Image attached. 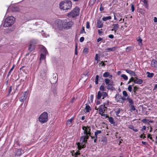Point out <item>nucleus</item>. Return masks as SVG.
<instances>
[{
    "mask_svg": "<svg viewBox=\"0 0 157 157\" xmlns=\"http://www.w3.org/2000/svg\"><path fill=\"white\" fill-rule=\"evenodd\" d=\"M135 78L134 83L135 84H141L143 82V81L142 79L136 77H135Z\"/></svg>",
    "mask_w": 157,
    "mask_h": 157,
    "instance_id": "obj_13",
    "label": "nucleus"
},
{
    "mask_svg": "<svg viewBox=\"0 0 157 157\" xmlns=\"http://www.w3.org/2000/svg\"><path fill=\"white\" fill-rule=\"evenodd\" d=\"M110 73L108 72H105L103 74V76L105 78H107L109 76Z\"/></svg>",
    "mask_w": 157,
    "mask_h": 157,
    "instance_id": "obj_32",
    "label": "nucleus"
},
{
    "mask_svg": "<svg viewBox=\"0 0 157 157\" xmlns=\"http://www.w3.org/2000/svg\"><path fill=\"white\" fill-rule=\"evenodd\" d=\"M58 76L56 73L53 74V77L51 79V82L52 84L55 83L57 81Z\"/></svg>",
    "mask_w": 157,
    "mask_h": 157,
    "instance_id": "obj_11",
    "label": "nucleus"
},
{
    "mask_svg": "<svg viewBox=\"0 0 157 157\" xmlns=\"http://www.w3.org/2000/svg\"><path fill=\"white\" fill-rule=\"evenodd\" d=\"M122 93L124 96L126 97L128 96L127 92L126 91L124 90L123 91Z\"/></svg>",
    "mask_w": 157,
    "mask_h": 157,
    "instance_id": "obj_42",
    "label": "nucleus"
},
{
    "mask_svg": "<svg viewBox=\"0 0 157 157\" xmlns=\"http://www.w3.org/2000/svg\"><path fill=\"white\" fill-rule=\"evenodd\" d=\"M101 142L106 144L107 142V138L106 137H103L101 140Z\"/></svg>",
    "mask_w": 157,
    "mask_h": 157,
    "instance_id": "obj_33",
    "label": "nucleus"
},
{
    "mask_svg": "<svg viewBox=\"0 0 157 157\" xmlns=\"http://www.w3.org/2000/svg\"><path fill=\"white\" fill-rule=\"evenodd\" d=\"M95 59L97 60L98 61H99V59H98V54H96L95 57Z\"/></svg>",
    "mask_w": 157,
    "mask_h": 157,
    "instance_id": "obj_54",
    "label": "nucleus"
},
{
    "mask_svg": "<svg viewBox=\"0 0 157 157\" xmlns=\"http://www.w3.org/2000/svg\"><path fill=\"white\" fill-rule=\"evenodd\" d=\"M80 153L79 152H76L74 154V155H72L73 156H74L75 157H76L78 155H80Z\"/></svg>",
    "mask_w": 157,
    "mask_h": 157,
    "instance_id": "obj_47",
    "label": "nucleus"
},
{
    "mask_svg": "<svg viewBox=\"0 0 157 157\" xmlns=\"http://www.w3.org/2000/svg\"><path fill=\"white\" fill-rule=\"evenodd\" d=\"M108 36L109 38L111 39H113V38H114V36L112 34H111L109 35Z\"/></svg>",
    "mask_w": 157,
    "mask_h": 157,
    "instance_id": "obj_61",
    "label": "nucleus"
},
{
    "mask_svg": "<svg viewBox=\"0 0 157 157\" xmlns=\"http://www.w3.org/2000/svg\"><path fill=\"white\" fill-rule=\"evenodd\" d=\"M11 91H12V86H11L10 87L9 89V90L8 91V94H10V93Z\"/></svg>",
    "mask_w": 157,
    "mask_h": 157,
    "instance_id": "obj_63",
    "label": "nucleus"
},
{
    "mask_svg": "<svg viewBox=\"0 0 157 157\" xmlns=\"http://www.w3.org/2000/svg\"><path fill=\"white\" fill-rule=\"evenodd\" d=\"M104 10V8L102 6V4H101L100 6V10L101 11H103Z\"/></svg>",
    "mask_w": 157,
    "mask_h": 157,
    "instance_id": "obj_49",
    "label": "nucleus"
},
{
    "mask_svg": "<svg viewBox=\"0 0 157 157\" xmlns=\"http://www.w3.org/2000/svg\"><path fill=\"white\" fill-rule=\"evenodd\" d=\"M48 119V113L46 112L43 113L38 118L39 121L41 123H44L47 122Z\"/></svg>",
    "mask_w": 157,
    "mask_h": 157,
    "instance_id": "obj_6",
    "label": "nucleus"
},
{
    "mask_svg": "<svg viewBox=\"0 0 157 157\" xmlns=\"http://www.w3.org/2000/svg\"><path fill=\"white\" fill-rule=\"evenodd\" d=\"M101 130H97V131H96L94 132V133H95V134L98 135L99 134H100L101 133Z\"/></svg>",
    "mask_w": 157,
    "mask_h": 157,
    "instance_id": "obj_48",
    "label": "nucleus"
},
{
    "mask_svg": "<svg viewBox=\"0 0 157 157\" xmlns=\"http://www.w3.org/2000/svg\"><path fill=\"white\" fill-rule=\"evenodd\" d=\"M58 26L59 28H62L63 27V24L61 21H59L57 23Z\"/></svg>",
    "mask_w": 157,
    "mask_h": 157,
    "instance_id": "obj_22",
    "label": "nucleus"
},
{
    "mask_svg": "<svg viewBox=\"0 0 157 157\" xmlns=\"http://www.w3.org/2000/svg\"><path fill=\"white\" fill-rule=\"evenodd\" d=\"M146 129V127L145 126H144L142 128L141 130V131H143L144 130H145Z\"/></svg>",
    "mask_w": 157,
    "mask_h": 157,
    "instance_id": "obj_62",
    "label": "nucleus"
},
{
    "mask_svg": "<svg viewBox=\"0 0 157 157\" xmlns=\"http://www.w3.org/2000/svg\"><path fill=\"white\" fill-rule=\"evenodd\" d=\"M131 6L132 11L133 12L134 11V10H135L134 7V6L132 4H131Z\"/></svg>",
    "mask_w": 157,
    "mask_h": 157,
    "instance_id": "obj_51",
    "label": "nucleus"
},
{
    "mask_svg": "<svg viewBox=\"0 0 157 157\" xmlns=\"http://www.w3.org/2000/svg\"><path fill=\"white\" fill-rule=\"evenodd\" d=\"M88 52V48H85L83 51V53L84 54H86Z\"/></svg>",
    "mask_w": 157,
    "mask_h": 157,
    "instance_id": "obj_34",
    "label": "nucleus"
},
{
    "mask_svg": "<svg viewBox=\"0 0 157 157\" xmlns=\"http://www.w3.org/2000/svg\"><path fill=\"white\" fill-rule=\"evenodd\" d=\"M125 71L127 73L129 74L131 76H133V74H134V71L128 69L126 70Z\"/></svg>",
    "mask_w": 157,
    "mask_h": 157,
    "instance_id": "obj_27",
    "label": "nucleus"
},
{
    "mask_svg": "<svg viewBox=\"0 0 157 157\" xmlns=\"http://www.w3.org/2000/svg\"><path fill=\"white\" fill-rule=\"evenodd\" d=\"M128 91H129L130 92H132V86H131V85H129L128 86Z\"/></svg>",
    "mask_w": 157,
    "mask_h": 157,
    "instance_id": "obj_44",
    "label": "nucleus"
},
{
    "mask_svg": "<svg viewBox=\"0 0 157 157\" xmlns=\"http://www.w3.org/2000/svg\"><path fill=\"white\" fill-rule=\"evenodd\" d=\"M86 28L88 29L90 28V23L88 21H87L86 23Z\"/></svg>",
    "mask_w": 157,
    "mask_h": 157,
    "instance_id": "obj_46",
    "label": "nucleus"
},
{
    "mask_svg": "<svg viewBox=\"0 0 157 157\" xmlns=\"http://www.w3.org/2000/svg\"><path fill=\"white\" fill-rule=\"evenodd\" d=\"M102 39V38H101V37H99L97 39V42H99Z\"/></svg>",
    "mask_w": 157,
    "mask_h": 157,
    "instance_id": "obj_64",
    "label": "nucleus"
},
{
    "mask_svg": "<svg viewBox=\"0 0 157 157\" xmlns=\"http://www.w3.org/2000/svg\"><path fill=\"white\" fill-rule=\"evenodd\" d=\"M91 110V108L89 105H86L85 107L84 112L85 113H88Z\"/></svg>",
    "mask_w": 157,
    "mask_h": 157,
    "instance_id": "obj_20",
    "label": "nucleus"
},
{
    "mask_svg": "<svg viewBox=\"0 0 157 157\" xmlns=\"http://www.w3.org/2000/svg\"><path fill=\"white\" fill-rule=\"evenodd\" d=\"M106 104L105 103L103 104V105H101L99 107V111L102 112V113H104V111L106 110L107 108L105 106Z\"/></svg>",
    "mask_w": 157,
    "mask_h": 157,
    "instance_id": "obj_10",
    "label": "nucleus"
},
{
    "mask_svg": "<svg viewBox=\"0 0 157 157\" xmlns=\"http://www.w3.org/2000/svg\"><path fill=\"white\" fill-rule=\"evenodd\" d=\"M109 118V121L111 124H114L115 123V122L114 121L112 117H108Z\"/></svg>",
    "mask_w": 157,
    "mask_h": 157,
    "instance_id": "obj_29",
    "label": "nucleus"
},
{
    "mask_svg": "<svg viewBox=\"0 0 157 157\" xmlns=\"http://www.w3.org/2000/svg\"><path fill=\"white\" fill-rule=\"evenodd\" d=\"M86 33L85 31L84 27H82V30L80 31V33Z\"/></svg>",
    "mask_w": 157,
    "mask_h": 157,
    "instance_id": "obj_45",
    "label": "nucleus"
},
{
    "mask_svg": "<svg viewBox=\"0 0 157 157\" xmlns=\"http://www.w3.org/2000/svg\"><path fill=\"white\" fill-rule=\"evenodd\" d=\"M129 128L130 129H131L133 131H134L135 132H137L138 131V130L137 129H134V127L133 125H131L130 126Z\"/></svg>",
    "mask_w": 157,
    "mask_h": 157,
    "instance_id": "obj_35",
    "label": "nucleus"
},
{
    "mask_svg": "<svg viewBox=\"0 0 157 157\" xmlns=\"http://www.w3.org/2000/svg\"><path fill=\"white\" fill-rule=\"evenodd\" d=\"M127 99L125 98H123V97H121V102L122 103L123 101L124 100H125Z\"/></svg>",
    "mask_w": 157,
    "mask_h": 157,
    "instance_id": "obj_55",
    "label": "nucleus"
},
{
    "mask_svg": "<svg viewBox=\"0 0 157 157\" xmlns=\"http://www.w3.org/2000/svg\"><path fill=\"white\" fill-rule=\"evenodd\" d=\"M99 76L98 75H97L96 76L95 80L96 81H98L99 78Z\"/></svg>",
    "mask_w": 157,
    "mask_h": 157,
    "instance_id": "obj_60",
    "label": "nucleus"
},
{
    "mask_svg": "<svg viewBox=\"0 0 157 157\" xmlns=\"http://www.w3.org/2000/svg\"><path fill=\"white\" fill-rule=\"evenodd\" d=\"M144 2L143 5L145 6L147 9H148V0H143V1Z\"/></svg>",
    "mask_w": 157,
    "mask_h": 157,
    "instance_id": "obj_23",
    "label": "nucleus"
},
{
    "mask_svg": "<svg viewBox=\"0 0 157 157\" xmlns=\"http://www.w3.org/2000/svg\"><path fill=\"white\" fill-rule=\"evenodd\" d=\"M28 95V93L27 91L24 92L22 93L21 96L20 98V101L23 102L26 100Z\"/></svg>",
    "mask_w": 157,
    "mask_h": 157,
    "instance_id": "obj_9",
    "label": "nucleus"
},
{
    "mask_svg": "<svg viewBox=\"0 0 157 157\" xmlns=\"http://www.w3.org/2000/svg\"><path fill=\"white\" fill-rule=\"evenodd\" d=\"M126 99L130 105L134 104L133 101L131 98L128 97Z\"/></svg>",
    "mask_w": 157,
    "mask_h": 157,
    "instance_id": "obj_21",
    "label": "nucleus"
},
{
    "mask_svg": "<svg viewBox=\"0 0 157 157\" xmlns=\"http://www.w3.org/2000/svg\"><path fill=\"white\" fill-rule=\"evenodd\" d=\"M137 40L138 42L139 45H141L142 44V40L141 39V38L140 37H139L138 38H137Z\"/></svg>",
    "mask_w": 157,
    "mask_h": 157,
    "instance_id": "obj_26",
    "label": "nucleus"
},
{
    "mask_svg": "<svg viewBox=\"0 0 157 157\" xmlns=\"http://www.w3.org/2000/svg\"><path fill=\"white\" fill-rule=\"evenodd\" d=\"M82 128L84 131L82 133V135H84L81 136L80 142L78 143L79 150L85 147V144L87 143V140L89 139V136H90L92 139H94V136H92L90 126H84L82 127Z\"/></svg>",
    "mask_w": 157,
    "mask_h": 157,
    "instance_id": "obj_1",
    "label": "nucleus"
},
{
    "mask_svg": "<svg viewBox=\"0 0 157 157\" xmlns=\"http://www.w3.org/2000/svg\"><path fill=\"white\" fill-rule=\"evenodd\" d=\"M151 134H149L148 135H147V138H149L151 140H152V137H151Z\"/></svg>",
    "mask_w": 157,
    "mask_h": 157,
    "instance_id": "obj_57",
    "label": "nucleus"
},
{
    "mask_svg": "<svg viewBox=\"0 0 157 157\" xmlns=\"http://www.w3.org/2000/svg\"><path fill=\"white\" fill-rule=\"evenodd\" d=\"M99 90L100 91L102 92H101V91H98L97 96V99H100L101 97H102V99H103L105 98L108 96V94L106 92H104L105 91V89L103 85H102L100 86L99 87Z\"/></svg>",
    "mask_w": 157,
    "mask_h": 157,
    "instance_id": "obj_3",
    "label": "nucleus"
},
{
    "mask_svg": "<svg viewBox=\"0 0 157 157\" xmlns=\"http://www.w3.org/2000/svg\"><path fill=\"white\" fill-rule=\"evenodd\" d=\"M93 98H94V96L92 94L90 96V101L92 102L93 101Z\"/></svg>",
    "mask_w": 157,
    "mask_h": 157,
    "instance_id": "obj_56",
    "label": "nucleus"
},
{
    "mask_svg": "<svg viewBox=\"0 0 157 157\" xmlns=\"http://www.w3.org/2000/svg\"><path fill=\"white\" fill-rule=\"evenodd\" d=\"M13 70V69L12 68H11L10 71H9V72H8L7 75V77H8L11 74V72Z\"/></svg>",
    "mask_w": 157,
    "mask_h": 157,
    "instance_id": "obj_50",
    "label": "nucleus"
},
{
    "mask_svg": "<svg viewBox=\"0 0 157 157\" xmlns=\"http://www.w3.org/2000/svg\"><path fill=\"white\" fill-rule=\"evenodd\" d=\"M45 58V55L44 54H43L42 53L40 55V60L41 59H44Z\"/></svg>",
    "mask_w": 157,
    "mask_h": 157,
    "instance_id": "obj_40",
    "label": "nucleus"
},
{
    "mask_svg": "<svg viewBox=\"0 0 157 157\" xmlns=\"http://www.w3.org/2000/svg\"><path fill=\"white\" fill-rule=\"evenodd\" d=\"M130 107V110L131 111L132 110L134 111L136 110V108L133 105H131Z\"/></svg>",
    "mask_w": 157,
    "mask_h": 157,
    "instance_id": "obj_38",
    "label": "nucleus"
},
{
    "mask_svg": "<svg viewBox=\"0 0 157 157\" xmlns=\"http://www.w3.org/2000/svg\"><path fill=\"white\" fill-rule=\"evenodd\" d=\"M121 77L123 78V79L125 80H127L128 79V77L126 75L124 74H122L121 75Z\"/></svg>",
    "mask_w": 157,
    "mask_h": 157,
    "instance_id": "obj_37",
    "label": "nucleus"
},
{
    "mask_svg": "<svg viewBox=\"0 0 157 157\" xmlns=\"http://www.w3.org/2000/svg\"><path fill=\"white\" fill-rule=\"evenodd\" d=\"M105 84L107 85L106 88L108 90H110L113 91L115 90L113 87V82L111 81L108 78L105 79Z\"/></svg>",
    "mask_w": 157,
    "mask_h": 157,
    "instance_id": "obj_7",
    "label": "nucleus"
},
{
    "mask_svg": "<svg viewBox=\"0 0 157 157\" xmlns=\"http://www.w3.org/2000/svg\"><path fill=\"white\" fill-rule=\"evenodd\" d=\"M21 149H18L16 155L17 156H20L21 155Z\"/></svg>",
    "mask_w": 157,
    "mask_h": 157,
    "instance_id": "obj_36",
    "label": "nucleus"
},
{
    "mask_svg": "<svg viewBox=\"0 0 157 157\" xmlns=\"http://www.w3.org/2000/svg\"><path fill=\"white\" fill-rule=\"evenodd\" d=\"M101 116H102L104 117H105V118H108L109 117L108 116H107L106 114H101Z\"/></svg>",
    "mask_w": 157,
    "mask_h": 157,
    "instance_id": "obj_58",
    "label": "nucleus"
},
{
    "mask_svg": "<svg viewBox=\"0 0 157 157\" xmlns=\"http://www.w3.org/2000/svg\"><path fill=\"white\" fill-rule=\"evenodd\" d=\"M103 23L101 21L99 20H98L97 21V27L98 28H101L103 27Z\"/></svg>",
    "mask_w": 157,
    "mask_h": 157,
    "instance_id": "obj_17",
    "label": "nucleus"
},
{
    "mask_svg": "<svg viewBox=\"0 0 157 157\" xmlns=\"http://www.w3.org/2000/svg\"><path fill=\"white\" fill-rule=\"evenodd\" d=\"M73 24V22L71 21L67 22H64L63 23L64 29L66 30L70 29Z\"/></svg>",
    "mask_w": 157,
    "mask_h": 157,
    "instance_id": "obj_8",
    "label": "nucleus"
},
{
    "mask_svg": "<svg viewBox=\"0 0 157 157\" xmlns=\"http://www.w3.org/2000/svg\"><path fill=\"white\" fill-rule=\"evenodd\" d=\"M135 80V79H134V78L132 77L129 79V80H130L131 82H134Z\"/></svg>",
    "mask_w": 157,
    "mask_h": 157,
    "instance_id": "obj_59",
    "label": "nucleus"
},
{
    "mask_svg": "<svg viewBox=\"0 0 157 157\" xmlns=\"http://www.w3.org/2000/svg\"><path fill=\"white\" fill-rule=\"evenodd\" d=\"M15 18L13 16L8 17L5 20L4 24V26L5 27L11 26L13 24Z\"/></svg>",
    "mask_w": 157,
    "mask_h": 157,
    "instance_id": "obj_4",
    "label": "nucleus"
},
{
    "mask_svg": "<svg viewBox=\"0 0 157 157\" xmlns=\"http://www.w3.org/2000/svg\"><path fill=\"white\" fill-rule=\"evenodd\" d=\"M84 40V38L83 37H81L79 39V41L81 42H83Z\"/></svg>",
    "mask_w": 157,
    "mask_h": 157,
    "instance_id": "obj_52",
    "label": "nucleus"
},
{
    "mask_svg": "<svg viewBox=\"0 0 157 157\" xmlns=\"http://www.w3.org/2000/svg\"><path fill=\"white\" fill-rule=\"evenodd\" d=\"M12 10L13 11H17L19 10V8L17 7H14L12 8Z\"/></svg>",
    "mask_w": 157,
    "mask_h": 157,
    "instance_id": "obj_43",
    "label": "nucleus"
},
{
    "mask_svg": "<svg viewBox=\"0 0 157 157\" xmlns=\"http://www.w3.org/2000/svg\"><path fill=\"white\" fill-rule=\"evenodd\" d=\"M146 74L147 75V77L150 78H152L154 75V74L153 73H150L148 71L146 72Z\"/></svg>",
    "mask_w": 157,
    "mask_h": 157,
    "instance_id": "obj_24",
    "label": "nucleus"
},
{
    "mask_svg": "<svg viewBox=\"0 0 157 157\" xmlns=\"http://www.w3.org/2000/svg\"><path fill=\"white\" fill-rule=\"evenodd\" d=\"M139 88L136 86L133 87V91L132 92V94L134 95H136L137 93L136 91L138 90Z\"/></svg>",
    "mask_w": 157,
    "mask_h": 157,
    "instance_id": "obj_19",
    "label": "nucleus"
},
{
    "mask_svg": "<svg viewBox=\"0 0 157 157\" xmlns=\"http://www.w3.org/2000/svg\"><path fill=\"white\" fill-rule=\"evenodd\" d=\"M151 66L152 67L157 68V62L155 59H153L151 62Z\"/></svg>",
    "mask_w": 157,
    "mask_h": 157,
    "instance_id": "obj_14",
    "label": "nucleus"
},
{
    "mask_svg": "<svg viewBox=\"0 0 157 157\" xmlns=\"http://www.w3.org/2000/svg\"><path fill=\"white\" fill-rule=\"evenodd\" d=\"M115 99L117 102H121V96L119 94H116L115 97Z\"/></svg>",
    "mask_w": 157,
    "mask_h": 157,
    "instance_id": "obj_18",
    "label": "nucleus"
},
{
    "mask_svg": "<svg viewBox=\"0 0 157 157\" xmlns=\"http://www.w3.org/2000/svg\"><path fill=\"white\" fill-rule=\"evenodd\" d=\"M122 111V109L120 108H119L117 109V110L116 111V114L117 116L120 117V116L118 115V114H119L120 112L121 111Z\"/></svg>",
    "mask_w": 157,
    "mask_h": 157,
    "instance_id": "obj_31",
    "label": "nucleus"
},
{
    "mask_svg": "<svg viewBox=\"0 0 157 157\" xmlns=\"http://www.w3.org/2000/svg\"><path fill=\"white\" fill-rule=\"evenodd\" d=\"M72 2L70 0H64L61 2L59 4L60 8L63 10H70L72 7Z\"/></svg>",
    "mask_w": 157,
    "mask_h": 157,
    "instance_id": "obj_2",
    "label": "nucleus"
},
{
    "mask_svg": "<svg viewBox=\"0 0 157 157\" xmlns=\"http://www.w3.org/2000/svg\"><path fill=\"white\" fill-rule=\"evenodd\" d=\"M35 48L34 44L32 41H31L30 43L29 46L28 48V50L31 52Z\"/></svg>",
    "mask_w": 157,
    "mask_h": 157,
    "instance_id": "obj_12",
    "label": "nucleus"
},
{
    "mask_svg": "<svg viewBox=\"0 0 157 157\" xmlns=\"http://www.w3.org/2000/svg\"><path fill=\"white\" fill-rule=\"evenodd\" d=\"M113 28L111 30L112 31H114L115 33L116 32L117 30L118 29L119 27V25L118 24H115L113 25Z\"/></svg>",
    "mask_w": 157,
    "mask_h": 157,
    "instance_id": "obj_16",
    "label": "nucleus"
},
{
    "mask_svg": "<svg viewBox=\"0 0 157 157\" xmlns=\"http://www.w3.org/2000/svg\"><path fill=\"white\" fill-rule=\"evenodd\" d=\"M112 17L110 16L102 18V19L104 21H106L107 20L111 19Z\"/></svg>",
    "mask_w": 157,
    "mask_h": 157,
    "instance_id": "obj_28",
    "label": "nucleus"
},
{
    "mask_svg": "<svg viewBox=\"0 0 157 157\" xmlns=\"http://www.w3.org/2000/svg\"><path fill=\"white\" fill-rule=\"evenodd\" d=\"M130 47H127L126 49V51L127 52H129L130 51Z\"/></svg>",
    "mask_w": 157,
    "mask_h": 157,
    "instance_id": "obj_53",
    "label": "nucleus"
},
{
    "mask_svg": "<svg viewBox=\"0 0 157 157\" xmlns=\"http://www.w3.org/2000/svg\"><path fill=\"white\" fill-rule=\"evenodd\" d=\"M80 9L78 7H76L71 11L67 14V16L69 17L74 18L78 16L79 13Z\"/></svg>",
    "mask_w": 157,
    "mask_h": 157,
    "instance_id": "obj_5",
    "label": "nucleus"
},
{
    "mask_svg": "<svg viewBox=\"0 0 157 157\" xmlns=\"http://www.w3.org/2000/svg\"><path fill=\"white\" fill-rule=\"evenodd\" d=\"M41 51L43 53H44L45 54H46L48 53V52L46 50V49L44 46L42 47V48L41 49Z\"/></svg>",
    "mask_w": 157,
    "mask_h": 157,
    "instance_id": "obj_30",
    "label": "nucleus"
},
{
    "mask_svg": "<svg viewBox=\"0 0 157 157\" xmlns=\"http://www.w3.org/2000/svg\"><path fill=\"white\" fill-rule=\"evenodd\" d=\"M149 120L146 119H144L141 120V122L142 123L147 124L148 125H150V124L149 123Z\"/></svg>",
    "mask_w": 157,
    "mask_h": 157,
    "instance_id": "obj_25",
    "label": "nucleus"
},
{
    "mask_svg": "<svg viewBox=\"0 0 157 157\" xmlns=\"http://www.w3.org/2000/svg\"><path fill=\"white\" fill-rule=\"evenodd\" d=\"M73 120L72 118H71L70 119H68L67 121V125H69L72 122Z\"/></svg>",
    "mask_w": 157,
    "mask_h": 157,
    "instance_id": "obj_39",
    "label": "nucleus"
},
{
    "mask_svg": "<svg viewBox=\"0 0 157 157\" xmlns=\"http://www.w3.org/2000/svg\"><path fill=\"white\" fill-rule=\"evenodd\" d=\"M117 48V46H115L112 48H108L105 49L106 52L114 51Z\"/></svg>",
    "mask_w": 157,
    "mask_h": 157,
    "instance_id": "obj_15",
    "label": "nucleus"
},
{
    "mask_svg": "<svg viewBox=\"0 0 157 157\" xmlns=\"http://www.w3.org/2000/svg\"><path fill=\"white\" fill-rule=\"evenodd\" d=\"M77 44H76L75 46V54L76 55H77L78 54L77 52Z\"/></svg>",
    "mask_w": 157,
    "mask_h": 157,
    "instance_id": "obj_41",
    "label": "nucleus"
}]
</instances>
